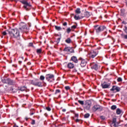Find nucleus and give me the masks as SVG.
Here are the masks:
<instances>
[{
    "label": "nucleus",
    "mask_w": 127,
    "mask_h": 127,
    "mask_svg": "<svg viewBox=\"0 0 127 127\" xmlns=\"http://www.w3.org/2000/svg\"><path fill=\"white\" fill-rule=\"evenodd\" d=\"M11 1H20L21 3H23L24 4L23 7L25 8L26 10H29L30 9V7H31V4H30V2H29L27 0H10Z\"/></svg>",
    "instance_id": "nucleus-1"
},
{
    "label": "nucleus",
    "mask_w": 127,
    "mask_h": 127,
    "mask_svg": "<svg viewBox=\"0 0 127 127\" xmlns=\"http://www.w3.org/2000/svg\"><path fill=\"white\" fill-rule=\"evenodd\" d=\"M8 33L10 37H13L14 38H17V37L20 36V35L19 34V30L17 29H12L9 30Z\"/></svg>",
    "instance_id": "nucleus-2"
},
{
    "label": "nucleus",
    "mask_w": 127,
    "mask_h": 127,
    "mask_svg": "<svg viewBox=\"0 0 127 127\" xmlns=\"http://www.w3.org/2000/svg\"><path fill=\"white\" fill-rule=\"evenodd\" d=\"M99 54V51L98 50H91L88 53V56L90 59H93Z\"/></svg>",
    "instance_id": "nucleus-3"
},
{
    "label": "nucleus",
    "mask_w": 127,
    "mask_h": 127,
    "mask_svg": "<svg viewBox=\"0 0 127 127\" xmlns=\"http://www.w3.org/2000/svg\"><path fill=\"white\" fill-rule=\"evenodd\" d=\"M95 29L96 31V33H100V32H102V31H104V30H106L107 28L105 26H99V25H95L94 26Z\"/></svg>",
    "instance_id": "nucleus-4"
},
{
    "label": "nucleus",
    "mask_w": 127,
    "mask_h": 127,
    "mask_svg": "<svg viewBox=\"0 0 127 127\" xmlns=\"http://www.w3.org/2000/svg\"><path fill=\"white\" fill-rule=\"evenodd\" d=\"M19 29L24 32H27L28 31V28H27V25L26 24L22 22L20 23Z\"/></svg>",
    "instance_id": "nucleus-5"
},
{
    "label": "nucleus",
    "mask_w": 127,
    "mask_h": 127,
    "mask_svg": "<svg viewBox=\"0 0 127 127\" xmlns=\"http://www.w3.org/2000/svg\"><path fill=\"white\" fill-rule=\"evenodd\" d=\"M90 66L91 67V69H94L95 71H98L99 69H100V64H98V63H92L90 64Z\"/></svg>",
    "instance_id": "nucleus-6"
},
{
    "label": "nucleus",
    "mask_w": 127,
    "mask_h": 127,
    "mask_svg": "<svg viewBox=\"0 0 127 127\" xmlns=\"http://www.w3.org/2000/svg\"><path fill=\"white\" fill-rule=\"evenodd\" d=\"M31 83L33 86H36V87H43V85L42 84V82L41 81H38L37 80H31Z\"/></svg>",
    "instance_id": "nucleus-7"
},
{
    "label": "nucleus",
    "mask_w": 127,
    "mask_h": 127,
    "mask_svg": "<svg viewBox=\"0 0 127 127\" xmlns=\"http://www.w3.org/2000/svg\"><path fill=\"white\" fill-rule=\"evenodd\" d=\"M46 79L47 80L48 82L51 83L55 81L54 75L52 74H48L46 75Z\"/></svg>",
    "instance_id": "nucleus-8"
},
{
    "label": "nucleus",
    "mask_w": 127,
    "mask_h": 127,
    "mask_svg": "<svg viewBox=\"0 0 127 127\" xmlns=\"http://www.w3.org/2000/svg\"><path fill=\"white\" fill-rule=\"evenodd\" d=\"M92 111L93 112H97L98 111L99 112H101V111H103V107L100 105H94L92 108Z\"/></svg>",
    "instance_id": "nucleus-9"
},
{
    "label": "nucleus",
    "mask_w": 127,
    "mask_h": 127,
    "mask_svg": "<svg viewBox=\"0 0 127 127\" xmlns=\"http://www.w3.org/2000/svg\"><path fill=\"white\" fill-rule=\"evenodd\" d=\"M120 124H121L120 122H117V118H114L113 119L111 126H113V127H119Z\"/></svg>",
    "instance_id": "nucleus-10"
},
{
    "label": "nucleus",
    "mask_w": 127,
    "mask_h": 127,
    "mask_svg": "<svg viewBox=\"0 0 127 127\" xmlns=\"http://www.w3.org/2000/svg\"><path fill=\"white\" fill-rule=\"evenodd\" d=\"M79 60L81 61L80 65L81 67H85L87 65V59H84L82 58H79Z\"/></svg>",
    "instance_id": "nucleus-11"
},
{
    "label": "nucleus",
    "mask_w": 127,
    "mask_h": 127,
    "mask_svg": "<svg viewBox=\"0 0 127 127\" xmlns=\"http://www.w3.org/2000/svg\"><path fill=\"white\" fill-rule=\"evenodd\" d=\"M64 51H65V52H69V53H73L74 50L73 48L69 47H66L64 48Z\"/></svg>",
    "instance_id": "nucleus-12"
},
{
    "label": "nucleus",
    "mask_w": 127,
    "mask_h": 127,
    "mask_svg": "<svg viewBox=\"0 0 127 127\" xmlns=\"http://www.w3.org/2000/svg\"><path fill=\"white\" fill-rule=\"evenodd\" d=\"M101 86H102L103 89H107V88H109V87H110V86H111V84L108 83L106 82H104L101 84Z\"/></svg>",
    "instance_id": "nucleus-13"
},
{
    "label": "nucleus",
    "mask_w": 127,
    "mask_h": 127,
    "mask_svg": "<svg viewBox=\"0 0 127 127\" xmlns=\"http://www.w3.org/2000/svg\"><path fill=\"white\" fill-rule=\"evenodd\" d=\"M110 91H116V92H120V91H121V88L117 86H113L112 89H110Z\"/></svg>",
    "instance_id": "nucleus-14"
},
{
    "label": "nucleus",
    "mask_w": 127,
    "mask_h": 127,
    "mask_svg": "<svg viewBox=\"0 0 127 127\" xmlns=\"http://www.w3.org/2000/svg\"><path fill=\"white\" fill-rule=\"evenodd\" d=\"M84 108L86 110H90V108H91V104L88 102H86L84 105Z\"/></svg>",
    "instance_id": "nucleus-15"
},
{
    "label": "nucleus",
    "mask_w": 127,
    "mask_h": 127,
    "mask_svg": "<svg viewBox=\"0 0 127 127\" xmlns=\"http://www.w3.org/2000/svg\"><path fill=\"white\" fill-rule=\"evenodd\" d=\"M74 66L75 65L72 63H69L67 65V67L68 69H73Z\"/></svg>",
    "instance_id": "nucleus-16"
},
{
    "label": "nucleus",
    "mask_w": 127,
    "mask_h": 127,
    "mask_svg": "<svg viewBox=\"0 0 127 127\" xmlns=\"http://www.w3.org/2000/svg\"><path fill=\"white\" fill-rule=\"evenodd\" d=\"M15 81L14 80H12L9 78H8V85H15Z\"/></svg>",
    "instance_id": "nucleus-17"
},
{
    "label": "nucleus",
    "mask_w": 127,
    "mask_h": 127,
    "mask_svg": "<svg viewBox=\"0 0 127 127\" xmlns=\"http://www.w3.org/2000/svg\"><path fill=\"white\" fill-rule=\"evenodd\" d=\"M84 16H78V14H76L74 15V18L75 20H79L81 19V18H83Z\"/></svg>",
    "instance_id": "nucleus-18"
},
{
    "label": "nucleus",
    "mask_w": 127,
    "mask_h": 127,
    "mask_svg": "<svg viewBox=\"0 0 127 127\" xmlns=\"http://www.w3.org/2000/svg\"><path fill=\"white\" fill-rule=\"evenodd\" d=\"M71 61H73L74 63H78V59H77V57L75 56H72L71 58Z\"/></svg>",
    "instance_id": "nucleus-19"
},
{
    "label": "nucleus",
    "mask_w": 127,
    "mask_h": 127,
    "mask_svg": "<svg viewBox=\"0 0 127 127\" xmlns=\"http://www.w3.org/2000/svg\"><path fill=\"white\" fill-rule=\"evenodd\" d=\"M91 14H92V13H91L88 11H86L84 12V15L83 16V17H90Z\"/></svg>",
    "instance_id": "nucleus-20"
},
{
    "label": "nucleus",
    "mask_w": 127,
    "mask_h": 127,
    "mask_svg": "<svg viewBox=\"0 0 127 127\" xmlns=\"http://www.w3.org/2000/svg\"><path fill=\"white\" fill-rule=\"evenodd\" d=\"M75 12L76 13V14H80V13H81V9L80 8H77L75 11Z\"/></svg>",
    "instance_id": "nucleus-21"
},
{
    "label": "nucleus",
    "mask_w": 127,
    "mask_h": 127,
    "mask_svg": "<svg viewBox=\"0 0 127 127\" xmlns=\"http://www.w3.org/2000/svg\"><path fill=\"white\" fill-rule=\"evenodd\" d=\"M55 29L56 30H58V31H60L61 30H62V28L60 26H55Z\"/></svg>",
    "instance_id": "nucleus-22"
},
{
    "label": "nucleus",
    "mask_w": 127,
    "mask_h": 127,
    "mask_svg": "<svg viewBox=\"0 0 127 127\" xmlns=\"http://www.w3.org/2000/svg\"><path fill=\"white\" fill-rule=\"evenodd\" d=\"M116 113L117 115H121V114H122V110L119 108L117 109L116 110Z\"/></svg>",
    "instance_id": "nucleus-23"
},
{
    "label": "nucleus",
    "mask_w": 127,
    "mask_h": 127,
    "mask_svg": "<svg viewBox=\"0 0 127 127\" xmlns=\"http://www.w3.org/2000/svg\"><path fill=\"white\" fill-rule=\"evenodd\" d=\"M2 82L4 83L8 84V78L2 79Z\"/></svg>",
    "instance_id": "nucleus-24"
},
{
    "label": "nucleus",
    "mask_w": 127,
    "mask_h": 127,
    "mask_svg": "<svg viewBox=\"0 0 127 127\" xmlns=\"http://www.w3.org/2000/svg\"><path fill=\"white\" fill-rule=\"evenodd\" d=\"M19 90L20 91H21V92H23V91H25V90H26V87L25 86H23L22 87H20Z\"/></svg>",
    "instance_id": "nucleus-25"
},
{
    "label": "nucleus",
    "mask_w": 127,
    "mask_h": 127,
    "mask_svg": "<svg viewBox=\"0 0 127 127\" xmlns=\"http://www.w3.org/2000/svg\"><path fill=\"white\" fill-rule=\"evenodd\" d=\"M11 91L13 92V93H16L17 92V88H11Z\"/></svg>",
    "instance_id": "nucleus-26"
},
{
    "label": "nucleus",
    "mask_w": 127,
    "mask_h": 127,
    "mask_svg": "<svg viewBox=\"0 0 127 127\" xmlns=\"http://www.w3.org/2000/svg\"><path fill=\"white\" fill-rule=\"evenodd\" d=\"M65 42L68 44L71 43V39L69 38H67L66 40H65Z\"/></svg>",
    "instance_id": "nucleus-27"
},
{
    "label": "nucleus",
    "mask_w": 127,
    "mask_h": 127,
    "mask_svg": "<svg viewBox=\"0 0 127 127\" xmlns=\"http://www.w3.org/2000/svg\"><path fill=\"white\" fill-rule=\"evenodd\" d=\"M45 79V77L43 75H41L40 77V80L41 81H44V79Z\"/></svg>",
    "instance_id": "nucleus-28"
},
{
    "label": "nucleus",
    "mask_w": 127,
    "mask_h": 127,
    "mask_svg": "<svg viewBox=\"0 0 127 127\" xmlns=\"http://www.w3.org/2000/svg\"><path fill=\"white\" fill-rule=\"evenodd\" d=\"M111 109L114 111V110H116V109H117V106L113 105L111 106Z\"/></svg>",
    "instance_id": "nucleus-29"
},
{
    "label": "nucleus",
    "mask_w": 127,
    "mask_h": 127,
    "mask_svg": "<svg viewBox=\"0 0 127 127\" xmlns=\"http://www.w3.org/2000/svg\"><path fill=\"white\" fill-rule=\"evenodd\" d=\"M78 102L82 106H83V105H84V101H81V100H78Z\"/></svg>",
    "instance_id": "nucleus-30"
},
{
    "label": "nucleus",
    "mask_w": 127,
    "mask_h": 127,
    "mask_svg": "<svg viewBox=\"0 0 127 127\" xmlns=\"http://www.w3.org/2000/svg\"><path fill=\"white\" fill-rule=\"evenodd\" d=\"M89 117H90V114L87 113V114H86L85 115H84V118L85 119H88V118H89Z\"/></svg>",
    "instance_id": "nucleus-31"
},
{
    "label": "nucleus",
    "mask_w": 127,
    "mask_h": 127,
    "mask_svg": "<svg viewBox=\"0 0 127 127\" xmlns=\"http://www.w3.org/2000/svg\"><path fill=\"white\" fill-rule=\"evenodd\" d=\"M41 52H42V50H41V49H39L37 50V53L40 54L41 53Z\"/></svg>",
    "instance_id": "nucleus-32"
},
{
    "label": "nucleus",
    "mask_w": 127,
    "mask_h": 127,
    "mask_svg": "<svg viewBox=\"0 0 127 127\" xmlns=\"http://www.w3.org/2000/svg\"><path fill=\"white\" fill-rule=\"evenodd\" d=\"M66 32L67 33H69L70 32H71V29L70 28H68L66 29Z\"/></svg>",
    "instance_id": "nucleus-33"
},
{
    "label": "nucleus",
    "mask_w": 127,
    "mask_h": 127,
    "mask_svg": "<svg viewBox=\"0 0 127 127\" xmlns=\"http://www.w3.org/2000/svg\"><path fill=\"white\" fill-rule=\"evenodd\" d=\"M117 81L118 82H122V81H123V79L121 77H118Z\"/></svg>",
    "instance_id": "nucleus-34"
},
{
    "label": "nucleus",
    "mask_w": 127,
    "mask_h": 127,
    "mask_svg": "<svg viewBox=\"0 0 127 127\" xmlns=\"http://www.w3.org/2000/svg\"><path fill=\"white\" fill-rule=\"evenodd\" d=\"M64 89L68 91V90H70V86H65Z\"/></svg>",
    "instance_id": "nucleus-35"
},
{
    "label": "nucleus",
    "mask_w": 127,
    "mask_h": 127,
    "mask_svg": "<svg viewBox=\"0 0 127 127\" xmlns=\"http://www.w3.org/2000/svg\"><path fill=\"white\" fill-rule=\"evenodd\" d=\"M60 92H61L60 90L57 89L55 92V95H56V94H58V93H60Z\"/></svg>",
    "instance_id": "nucleus-36"
},
{
    "label": "nucleus",
    "mask_w": 127,
    "mask_h": 127,
    "mask_svg": "<svg viewBox=\"0 0 127 127\" xmlns=\"http://www.w3.org/2000/svg\"><path fill=\"white\" fill-rule=\"evenodd\" d=\"M77 28V26L74 25L71 26V29H75Z\"/></svg>",
    "instance_id": "nucleus-37"
},
{
    "label": "nucleus",
    "mask_w": 127,
    "mask_h": 127,
    "mask_svg": "<svg viewBox=\"0 0 127 127\" xmlns=\"http://www.w3.org/2000/svg\"><path fill=\"white\" fill-rule=\"evenodd\" d=\"M46 110H47V111H48L49 112H50V111H51V108H50V107H47L46 108Z\"/></svg>",
    "instance_id": "nucleus-38"
},
{
    "label": "nucleus",
    "mask_w": 127,
    "mask_h": 127,
    "mask_svg": "<svg viewBox=\"0 0 127 127\" xmlns=\"http://www.w3.org/2000/svg\"><path fill=\"white\" fill-rule=\"evenodd\" d=\"M29 46H31V47H34V46H33V43H30L29 44Z\"/></svg>",
    "instance_id": "nucleus-39"
},
{
    "label": "nucleus",
    "mask_w": 127,
    "mask_h": 127,
    "mask_svg": "<svg viewBox=\"0 0 127 127\" xmlns=\"http://www.w3.org/2000/svg\"><path fill=\"white\" fill-rule=\"evenodd\" d=\"M61 39V38H59L57 39V42H58V43H59V42H60V40Z\"/></svg>",
    "instance_id": "nucleus-40"
},
{
    "label": "nucleus",
    "mask_w": 127,
    "mask_h": 127,
    "mask_svg": "<svg viewBox=\"0 0 127 127\" xmlns=\"http://www.w3.org/2000/svg\"><path fill=\"white\" fill-rule=\"evenodd\" d=\"M100 118L101 119V120H105L106 119V118L104 116H101Z\"/></svg>",
    "instance_id": "nucleus-41"
},
{
    "label": "nucleus",
    "mask_w": 127,
    "mask_h": 127,
    "mask_svg": "<svg viewBox=\"0 0 127 127\" xmlns=\"http://www.w3.org/2000/svg\"><path fill=\"white\" fill-rule=\"evenodd\" d=\"M31 124L32 125H35V121L32 120Z\"/></svg>",
    "instance_id": "nucleus-42"
},
{
    "label": "nucleus",
    "mask_w": 127,
    "mask_h": 127,
    "mask_svg": "<svg viewBox=\"0 0 127 127\" xmlns=\"http://www.w3.org/2000/svg\"><path fill=\"white\" fill-rule=\"evenodd\" d=\"M2 34H3V35H6L7 33L6 32L4 31L2 33Z\"/></svg>",
    "instance_id": "nucleus-43"
},
{
    "label": "nucleus",
    "mask_w": 127,
    "mask_h": 127,
    "mask_svg": "<svg viewBox=\"0 0 127 127\" xmlns=\"http://www.w3.org/2000/svg\"><path fill=\"white\" fill-rule=\"evenodd\" d=\"M63 25H64V26H66V25H67V22H64L63 24Z\"/></svg>",
    "instance_id": "nucleus-44"
},
{
    "label": "nucleus",
    "mask_w": 127,
    "mask_h": 127,
    "mask_svg": "<svg viewBox=\"0 0 127 127\" xmlns=\"http://www.w3.org/2000/svg\"><path fill=\"white\" fill-rule=\"evenodd\" d=\"M75 117H76V118H78L79 117V114H75Z\"/></svg>",
    "instance_id": "nucleus-45"
},
{
    "label": "nucleus",
    "mask_w": 127,
    "mask_h": 127,
    "mask_svg": "<svg viewBox=\"0 0 127 127\" xmlns=\"http://www.w3.org/2000/svg\"><path fill=\"white\" fill-rule=\"evenodd\" d=\"M62 112H63V113H65V112H66V109H63Z\"/></svg>",
    "instance_id": "nucleus-46"
},
{
    "label": "nucleus",
    "mask_w": 127,
    "mask_h": 127,
    "mask_svg": "<svg viewBox=\"0 0 127 127\" xmlns=\"http://www.w3.org/2000/svg\"><path fill=\"white\" fill-rule=\"evenodd\" d=\"M75 122H76V123H79V122H80V120H79V119H76V120H75Z\"/></svg>",
    "instance_id": "nucleus-47"
},
{
    "label": "nucleus",
    "mask_w": 127,
    "mask_h": 127,
    "mask_svg": "<svg viewBox=\"0 0 127 127\" xmlns=\"http://www.w3.org/2000/svg\"><path fill=\"white\" fill-rule=\"evenodd\" d=\"M106 31L104 32V35H106V34H107V29L105 30Z\"/></svg>",
    "instance_id": "nucleus-48"
},
{
    "label": "nucleus",
    "mask_w": 127,
    "mask_h": 127,
    "mask_svg": "<svg viewBox=\"0 0 127 127\" xmlns=\"http://www.w3.org/2000/svg\"><path fill=\"white\" fill-rule=\"evenodd\" d=\"M77 69H76L75 68H74L73 70V72H77Z\"/></svg>",
    "instance_id": "nucleus-49"
},
{
    "label": "nucleus",
    "mask_w": 127,
    "mask_h": 127,
    "mask_svg": "<svg viewBox=\"0 0 127 127\" xmlns=\"http://www.w3.org/2000/svg\"><path fill=\"white\" fill-rule=\"evenodd\" d=\"M30 116H33L34 115V113H31L30 114Z\"/></svg>",
    "instance_id": "nucleus-50"
},
{
    "label": "nucleus",
    "mask_w": 127,
    "mask_h": 127,
    "mask_svg": "<svg viewBox=\"0 0 127 127\" xmlns=\"http://www.w3.org/2000/svg\"><path fill=\"white\" fill-rule=\"evenodd\" d=\"M13 127H18V126H17L16 125H15Z\"/></svg>",
    "instance_id": "nucleus-51"
},
{
    "label": "nucleus",
    "mask_w": 127,
    "mask_h": 127,
    "mask_svg": "<svg viewBox=\"0 0 127 127\" xmlns=\"http://www.w3.org/2000/svg\"><path fill=\"white\" fill-rule=\"evenodd\" d=\"M19 63L20 64H21L22 63V62H21V61H19Z\"/></svg>",
    "instance_id": "nucleus-52"
},
{
    "label": "nucleus",
    "mask_w": 127,
    "mask_h": 127,
    "mask_svg": "<svg viewBox=\"0 0 127 127\" xmlns=\"http://www.w3.org/2000/svg\"><path fill=\"white\" fill-rule=\"evenodd\" d=\"M123 23H125V24H127V23H125V22H123Z\"/></svg>",
    "instance_id": "nucleus-53"
},
{
    "label": "nucleus",
    "mask_w": 127,
    "mask_h": 127,
    "mask_svg": "<svg viewBox=\"0 0 127 127\" xmlns=\"http://www.w3.org/2000/svg\"><path fill=\"white\" fill-rule=\"evenodd\" d=\"M125 127H127V124L125 125Z\"/></svg>",
    "instance_id": "nucleus-54"
},
{
    "label": "nucleus",
    "mask_w": 127,
    "mask_h": 127,
    "mask_svg": "<svg viewBox=\"0 0 127 127\" xmlns=\"http://www.w3.org/2000/svg\"><path fill=\"white\" fill-rule=\"evenodd\" d=\"M75 105H78V104L77 103H75Z\"/></svg>",
    "instance_id": "nucleus-55"
},
{
    "label": "nucleus",
    "mask_w": 127,
    "mask_h": 127,
    "mask_svg": "<svg viewBox=\"0 0 127 127\" xmlns=\"http://www.w3.org/2000/svg\"><path fill=\"white\" fill-rule=\"evenodd\" d=\"M126 5H127V3H126Z\"/></svg>",
    "instance_id": "nucleus-56"
}]
</instances>
